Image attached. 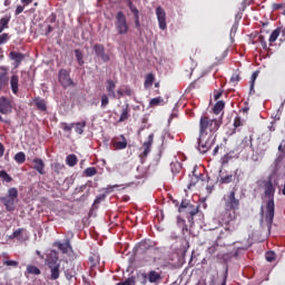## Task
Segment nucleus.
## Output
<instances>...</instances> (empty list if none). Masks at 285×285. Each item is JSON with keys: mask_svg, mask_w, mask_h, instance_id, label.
I'll return each instance as SVG.
<instances>
[{"mask_svg": "<svg viewBox=\"0 0 285 285\" xmlns=\"http://www.w3.org/2000/svg\"><path fill=\"white\" fill-rule=\"evenodd\" d=\"M277 165L273 168L266 178H261L256 181V186L263 191V198L266 202L265 222L271 228L273 226V219H275V193L277 186H279V173Z\"/></svg>", "mask_w": 285, "mask_h": 285, "instance_id": "f257e3e1", "label": "nucleus"}, {"mask_svg": "<svg viewBox=\"0 0 285 285\" xmlns=\"http://www.w3.org/2000/svg\"><path fill=\"white\" fill-rule=\"evenodd\" d=\"M219 120L213 119L208 116H202L199 119V137L198 150L203 155L208 153L215 146V137L212 135L206 139L208 132H216L219 130ZM206 139V140H205Z\"/></svg>", "mask_w": 285, "mask_h": 285, "instance_id": "f03ea898", "label": "nucleus"}, {"mask_svg": "<svg viewBox=\"0 0 285 285\" xmlns=\"http://www.w3.org/2000/svg\"><path fill=\"white\" fill-rule=\"evenodd\" d=\"M237 193L236 188H233L227 195L223 197L225 212L222 215V222L224 224H230L237 219V210L239 209V198L235 197Z\"/></svg>", "mask_w": 285, "mask_h": 285, "instance_id": "7ed1b4c3", "label": "nucleus"}, {"mask_svg": "<svg viewBox=\"0 0 285 285\" xmlns=\"http://www.w3.org/2000/svg\"><path fill=\"white\" fill-rule=\"evenodd\" d=\"M137 250L140 255L153 254L151 256H144L142 259L145 262H157V258L161 255V249L157 247V243L150 239L141 240L137 246Z\"/></svg>", "mask_w": 285, "mask_h": 285, "instance_id": "20e7f679", "label": "nucleus"}, {"mask_svg": "<svg viewBox=\"0 0 285 285\" xmlns=\"http://www.w3.org/2000/svg\"><path fill=\"white\" fill-rule=\"evenodd\" d=\"M46 264L51 273L50 279H52V281L59 279V277L61 275V271L59 268H61V265H59V256L57 255V252H53V250L50 252V254L48 255V258L46 261Z\"/></svg>", "mask_w": 285, "mask_h": 285, "instance_id": "39448f33", "label": "nucleus"}, {"mask_svg": "<svg viewBox=\"0 0 285 285\" xmlns=\"http://www.w3.org/2000/svg\"><path fill=\"white\" fill-rule=\"evenodd\" d=\"M0 202L8 213H12V210H14V204L19 202V190L17 187L9 188L8 195L0 197Z\"/></svg>", "mask_w": 285, "mask_h": 285, "instance_id": "423d86ee", "label": "nucleus"}, {"mask_svg": "<svg viewBox=\"0 0 285 285\" xmlns=\"http://www.w3.org/2000/svg\"><path fill=\"white\" fill-rule=\"evenodd\" d=\"M179 213H184L185 215H187V219L188 222H194V217L195 215H197V213H199V205H193L188 200H183L180 203L179 206Z\"/></svg>", "mask_w": 285, "mask_h": 285, "instance_id": "0eeeda50", "label": "nucleus"}, {"mask_svg": "<svg viewBox=\"0 0 285 285\" xmlns=\"http://www.w3.org/2000/svg\"><path fill=\"white\" fill-rule=\"evenodd\" d=\"M115 26L118 35H128V30H129L128 20L124 11L117 12Z\"/></svg>", "mask_w": 285, "mask_h": 285, "instance_id": "6e6552de", "label": "nucleus"}, {"mask_svg": "<svg viewBox=\"0 0 285 285\" xmlns=\"http://www.w3.org/2000/svg\"><path fill=\"white\" fill-rule=\"evenodd\" d=\"M58 80H59L60 86H62V88H65V89L70 88V86L75 87V81L70 77V71H68L67 69L59 70Z\"/></svg>", "mask_w": 285, "mask_h": 285, "instance_id": "1a4fd4ad", "label": "nucleus"}, {"mask_svg": "<svg viewBox=\"0 0 285 285\" xmlns=\"http://www.w3.org/2000/svg\"><path fill=\"white\" fill-rule=\"evenodd\" d=\"M0 94L8 92L10 86V76L8 75V67H0Z\"/></svg>", "mask_w": 285, "mask_h": 285, "instance_id": "9d476101", "label": "nucleus"}, {"mask_svg": "<svg viewBox=\"0 0 285 285\" xmlns=\"http://www.w3.org/2000/svg\"><path fill=\"white\" fill-rule=\"evenodd\" d=\"M142 275V284H146V282H149V284H159L164 279V276H161V272L157 271H150L147 274H141Z\"/></svg>", "mask_w": 285, "mask_h": 285, "instance_id": "9b49d317", "label": "nucleus"}, {"mask_svg": "<svg viewBox=\"0 0 285 285\" xmlns=\"http://www.w3.org/2000/svg\"><path fill=\"white\" fill-rule=\"evenodd\" d=\"M226 227H223L219 230V235L217 237V242L218 244H224V246H226L227 243L224 242H230V238L233 237V229H230V227H228L229 223H225Z\"/></svg>", "mask_w": 285, "mask_h": 285, "instance_id": "f8f14e48", "label": "nucleus"}, {"mask_svg": "<svg viewBox=\"0 0 285 285\" xmlns=\"http://www.w3.org/2000/svg\"><path fill=\"white\" fill-rule=\"evenodd\" d=\"M12 112V100L8 97H0V114L10 115Z\"/></svg>", "mask_w": 285, "mask_h": 285, "instance_id": "ddd939ff", "label": "nucleus"}, {"mask_svg": "<svg viewBox=\"0 0 285 285\" xmlns=\"http://www.w3.org/2000/svg\"><path fill=\"white\" fill-rule=\"evenodd\" d=\"M92 50L97 57L104 61V63H107V61H110V56L106 53V47L104 45L96 43L92 47Z\"/></svg>", "mask_w": 285, "mask_h": 285, "instance_id": "4468645a", "label": "nucleus"}, {"mask_svg": "<svg viewBox=\"0 0 285 285\" xmlns=\"http://www.w3.org/2000/svg\"><path fill=\"white\" fill-rule=\"evenodd\" d=\"M156 17L158 19V26L160 30H166L168 24L166 23V10L161 7L156 8Z\"/></svg>", "mask_w": 285, "mask_h": 285, "instance_id": "2eb2a0df", "label": "nucleus"}, {"mask_svg": "<svg viewBox=\"0 0 285 285\" xmlns=\"http://www.w3.org/2000/svg\"><path fill=\"white\" fill-rule=\"evenodd\" d=\"M155 141V134H150L147 138V140L142 144V154H140V157H148L150 155V151L153 150V142Z\"/></svg>", "mask_w": 285, "mask_h": 285, "instance_id": "dca6fc26", "label": "nucleus"}, {"mask_svg": "<svg viewBox=\"0 0 285 285\" xmlns=\"http://www.w3.org/2000/svg\"><path fill=\"white\" fill-rule=\"evenodd\" d=\"M9 239H18V242H26L28 239V234L24 228L16 229L10 236Z\"/></svg>", "mask_w": 285, "mask_h": 285, "instance_id": "f3484780", "label": "nucleus"}, {"mask_svg": "<svg viewBox=\"0 0 285 285\" xmlns=\"http://www.w3.org/2000/svg\"><path fill=\"white\" fill-rule=\"evenodd\" d=\"M33 165V170H37L39 175H46V163H43V159L41 158H33L32 160Z\"/></svg>", "mask_w": 285, "mask_h": 285, "instance_id": "a211bd4d", "label": "nucleus"}, {"mask_svg": "<svg viewBox=\"0 0 285 285\" xmlns=\"http://www.w3.org/2000/svg\"><path fill=\"white\" fill-rule=\"evenodd\" d=\"M9 57L12 61H14V68H19V66H21V61L26 59L23 53L17 51H11Z\"/></svg>", "mask_w": 285, "mask_h": 285, "instance_id": "6ab92c4d", "label": "nucleus"}, {"mask_svg": "<svg viewBox=\"0 0 285 285\" xmlns=\"http://www.w3.org/2000/svg\"><path fill=\"white\" fill-rule=\"evenodd\" d=\"M120 139L122 140L112 141V146L116 150H125V148H128V140L126 139V136L120 135Z\"/></svg>", "mask_w": 285, "mask_h": 285, "instance_id": "aec40b11", "label": "nucleus"}, {"mask_svg": "<svg viewBox=\"0 0 285 285\" xmlns=\"http://www.w3.org/2000/svg\"><path fill=\"white\" fill-rule=\"evenodd\" d=\"M12 19V14L7 13L2 18H0V35L3 30H8L10 28V20Z\"/></svg>", "mask_w": 285, "mask_h": 285, "instance_id": "412c9836", "label": "nucleus"}, {"mask_svg": "<svg viewBox=\"0 0 285 285\" xmlns=\"http://www.w3.org/2000/svg\"><path fill=\"white\" fill-rule=\"evenodd\" d=\"M106 83V90L108 92V96L112 99H117V94H115V88H117V85L111 79H108Z\"/></svg>", "mask_w": 285, "mask_h": 285, "instance_id": "4be33fe9", "label": "nucleus"}, {"mask_svg": "<svg viewBox=\"0 0 285 285\" xmlns=\"http://www.w3.org/2000/svg\"><path fill=\"white\" fill-rule=\"evenodd\" d=\"M239 148H242L243 150H246L248 148L250 150H255L253 149V136H245L242 142L239 144Z\"/></svg>", "mask_w": 285, "mask_h": 285, "instance_id": "5701e85b", "label": "nucleus"}, {"mask_svg": "<svg viewBox=\"0 0 285 285\" xmlns=\"http://www.w3.org/2000/svg\"><path fill=\"white\" fill-rule=\"evenodd\" d=\"M130 119V105H125L121 107L120 118L119 121H128Z\"/></svg>", "mask_w": 285, "mask_h": 285, "instance_id": "b1692460", "label": "nucleus"}, {"mask_svg": "<svg viewBox=\"0 0 285 285\" xmlns=\"http://www.w3.org/2000/svg\"><path fill=\"white\" fill-rule=\"evenodd\" d=\"M11 91L13 95H19V76L13 75L10 78Z\"/></svg>", "mask_w": 285, "mask_h": 285, "instance_id": "393cba45", "label": "nucleus"}, {"mask_svg": "<svg viewBox=\"0 0 285 285\" xmlns=\"http://www.w3.org/2000/svg\"><path fill=\"white\" fill-rule=\"evenodd\" d=\"M217 181L220 185L233 184V181H235V175H233V174H227L225 176L219 175L217 178Z\"/></svg>", "mask_w": 285, "mask_h": 285, "instance_id": "a878e982", "label": "nucleus"}, {"mask_svg": "<svg viewBox=\"0 0 285 285\" xmlns=\"http://www.w3.org/2000/svg\"><path fill=\"white\" fill-rule=\"evenodd\" d=\"M33 104H35L36 108H38L41 112H46V110H48L46 100L41 99L40 97L35 98Z\"/></svg>", "mask_w": 285, "mask_h": 285, "instance_id": "bb28decb", "label": "nucleus"}, {"mask_svg": "<svg viewBox=\"0 0 285 285\" xmlns=\"http://www.w3.org/2000/svg\"><path fill=\"white\" fill-rule=\"evenodd\" d=\"M24 275L26 277H28V275H41V269L35 265H27Z\"/></svg>", "mask_w": 285, "mask_h": 285, "instance_id": "cd10ccee", "label": "nucleus"}, {"mask_svg": "<svg viewBox=\"0 0 285 285\" xmlns=\"http://www.w3.org/2000/svg\"><path fill=\"white\" fill-rule=\"evenodd\" d=\"M279 35H282V28H276L269 36V46H273V43H275L277 41V39L279 38Z\"/></svg>", "mask_w": 285, "mask_h": 285, "instance_id": "c85d7f7f", "label": "nucleus"}, {"mask_svg": "<svg viewBox=\"0 0 285 285\" xmlns=\"http://www.w3.org/2000/svg\"><path fill=\"white\" fill-rule=\"evenodd\" d=\"M153 83H155V73H147L144 82L146 90H148V88H153Z\"/></svg>", "mask_w": 285, "mask_h": 285, "instance_id": "c756f323", "label": "nucleus"}, {"mask_svg": "<svg viewBox=\"0 0 285 285\" xmlns=\"http://www.w3.org/2000/svg\"><path fill=\"white\" fill-rule=\"evenodd\" d=\"M57 246H58L59 250H61L63 254L70 253V250H72L70 240H66L65 243H58Z\"/></svg>", "mask_w": 285, "mask_h": 285, "instance_id": "7c9ffc66", "label": "nucleus"}, {"mask_svg": "<svg viewBox=\"0 0 285 285\" xmlns=\"http://www.w3.org/2000/svg\"><path fill=\"white\" fill-rule=\"evenodd\" d=\"M78 161H79V159L77 158V155H75V154H70L66 158V164L70 168H75V165L78 164Z\"/></svg>", "mask_w": 285, "mask_h": 285, "instance_id": "2f4dec72", "label": "nucleus"}, {"mask_svg": "<svg viewBox=\"0 0 285 285\" xmlns=\"http://www.w3.org/2000/svg\"><path fill=\"white\" fill-rule=\"evenodd\" d=\"M65 277L70 282L72 277H77V271H75V267H69L65 269Z\"/></svg>", "mask_w": 285, "mask_h": 285, "instance_id": "473e14b6", "label": "nucleus"}, {"mask_svg": "<svg viewBox=\"0 0 285 285\" xmlns=\"http://www.w3.org/2000/svg\"><path fill=\"white\" fill-rule=\"evenodd\" d=\"M87 122L86 120L80 121V122H75V130L77 132V135H81L83 132V128H86Z\"/></svg>", "mask_w": 285, "mask_h": 285, "instance_id": "72a5a7b5", "label": "nucleus"}, {"mask_svg": "<svg viewBox=\"0 0 285 285\" xmlns=\"http://www.w3.org/2000/svg\"><path fill=\"white\" fill-rule=\"evenodd\" d=\"M225 106L226 104L223 100L217 101L214 106V115H219V112L224 110Z\"/></svg>", "mask_w": 285, "mask_h": 285, "instance_id": "f704fd0d", "label": "nucleus"}, {"mask_svg": "<svg viewBox=\"0 0 285 285\" xmlns=\"http://www.w3.org/2000/svg\"><path fill=\"white\" fill-rule=\"evenodd\" d=\"M257 77H259V71H254L250 78V92H255V81H257Z\"/></svg>", "mask_w": 285, "mask_h": 285, "instance_id": "c9c22d12", "label": "nucleus"}, {"mask_svg": "<svg viewBox=\"0 0 285 285\" xmlns=\"http://www.w3.org/2000/svg\"><path fill=\"white\" fill-rule=\"evenodd\" d=\"M257 77H259V71H254L250 78V92H255V81H257Z\"/></svg>", "mask_w": 285, "mask_h": 285, "instance_id": "e433bc0d", "label": "nucleus"}, {"mask_svg": "<svg viewBox=\"0 0 285 285\" xmlns=\"http://www.w3.org/2000/svg\"><path fill=\"white\" fill-rule=\"evenodd\" d=\"M75 55H76V59L79 66H83L85 61H83V52L81 51V49H76L75 50Z\"/></svg>", "mask_w": 285, "mask_h": 285, "instance_id": "4c0bfd02", "label": "nucleus"}, {"mask_svg": "<svg viewBox=\"0 0 285 285\" xmlns=\"http://www.w3.org/2000/svg\"><path fill=\"white\" fill-rule=\"evenodd\" d=\"M0 179L2 181H6L7 184H10V181H12V177L10 176V174L6 170H0Z\"/></svg>", "mask_w": 285, "mask_h": 285, "instance_id": "58836bf2", "label": "nucleus"}, {"mask_svg": "<svg viewBox=\"0 0 285 285\" xmlns=\"http://www.w3.org/2000/svg\"><path fill=\"white\" fill-rule=\"evenodd\" d=\"M14 161L17 164H26V154L23 151H20L14 155Z\"/></svg>", "mask_w": 285, "mask_h": 285, "instance_id": "ea45409f", "label": "nucleus"}, {"mask_svg": "<svg viewBox=\"0 0 285 285\" xmlns=\"http://www.w3.org/2000/svg\"><path fill=\"white\" fill-rule=\"evenodd\" d=\"M66 169V165L61 164V163H56L53 164V173H56V175H61V173Z\"/></svg>", "mask_w": 285, "mask_h": 285, "instance_id": "a19ab883", "label": "nucleus"}, {"mask_svg": "<svg viewBox=\"0 0 285 285\" xmlns=\"http://www.w3.org/2000/svg\"><path fill=\"white\" fill-rule=\"evenodd\" d=\"M60 128L63 130V132H72V128H75V122H71L70 125L67 122H61Z\"/></svg>", "mask_w": 285, "mask_h": 285, "instance_id": "79ce46f5", "label": "nucleus"}, {"mask_svg": "<svg viewBox=\"0 0 285 285\" xmlns=\"http://www.w3.org/2000/svg\"><path fill=\"white\" fill-rule=\"evenodd\" d=\"M85 177H95L97 175V168L96 167H88L83 171Z\"/></svg>", "mask_w": 285, "mask_h": 285, "instance_id": "37998d69", "label": "nucleus"}, {"mask_svg": "<svg viewBox=\"0 0 285 285\" xmlns=\"http://www.w3.org/2000/svg\"><path fill=\"white\" fill-rule=\"evenodd\" d=\"M258 43H261L263 50H265L266 52L271 50V48L268 47V43H266V38L264 36H258Z\"/></svg>", "mask_w": 285, "mask_h": 285, "instance_id": "c03bdc74", "label": "nucleus"}, {"mask_svg": "<svg viewBox=\"0 0 285 285\" xmlns=\"http://www.w3.org/2000/svg\"><path fill=\"white\" fill-rule=\"evenodd\" d=\"M160 104H164V98H161V97L153 98V99L149 101V105H150L151 107L159 106Z\"/></svg>", "mask_w": 285, "mask_h": 285, "instance_id": "a18cd8bd", "label": "nucleus"}, {"mask_svg": "<svg viewBox=\"0 0 285 285\" xmlns=\"http://www.w3.org/2000/svg\"><path fill=\"white\" fill-rule=\"evenodd\" d=\"M116 285H136L135 276L128 277L125 282H119Z\"/></svg>", "mask_w": 285, "mask_h": 285, "instance_id": "49530a36", "label": "nucleus"}, {"mask_svg": "<svg viewBox=\"0 0 285 285\" xmlns=\"http://www.w3.org/2000/svg\"><path fill=\"white\" fill-rule=\"evenodd\" d=\"M128 8H129L130 12H132L134 17L139 16V9H137V7H135V4H132V1L128 2Z\"/></svg>", "mask_w": 285, "mask_h": 285, "instance_id": "de8ad7c7", "label": "nucleus"}, {"mask_svg": "<svg viewBox=\"0 0 285 285\" xmlns=\"http://www.w3.org/2000/svg\"><path fill=\"white\" fill-rule=\"evenodd\" d=\"M244 126V120H242V117L236 116L234 119V128H242Z\"/></svg>", "mask_w": 285, "mask_h": 285, "instance_id": "09e8293b", "label": "nucleus"}, {"mask_svg": "<svg viewBox=\"0 0 285 285\" xmlns=\"http://www.w3.org/2000/svg\"><path fill=\"white\" fill-rule=\"evenodd\" d=\"M8 41H10V36L8 33L0 35V46L8 43Z\"/></svg>", "mask_w": 285, "mask_h": 285, "instance_id": "8fccbe9b", "label": "nucleus"}, {"mask_svg": "<svg viewBox=\"0 0 285 285\" xmlns=\"http://www.w3.org/2000/svg\"><path fill=\"white\" fill-rule=\"evenodd\" d=\"M110 104V100L108 99V95L104 94L101 96V108H106Z\"/></svg>", "mask_w": 285, "mask_h": 285, "instance_id": "3c124183", "label": "nucleus"}, {"mask_svg": "<svg viewBox=\"0 0 285 285\" xmlns=\"http://www.w3.org/2000/svg\"><path fill=\"white\" fill-rule=\"evenodd\" d=\"M105 199H106V194L97 196L96 199L94 200V206H98V204H101V202H104Z\"/></svg>", "mask_w": 285, "mask_h": 285, "instance_id": "603ef678", "label": "nucleus"}, {"mask_svg": "<svg viewBox=\"0 0 285 285\" xmlns=\"http://www.w3.org/2000/svg\"><path fill=\"white\" fill-rule=\"evenodd\" d=\"M265 259H266L267 262H275V252H267V253L265 254Z\"/></svg>", "mask_w": 285, "mask_h": 285, "instance_id": "864d4df0", "label": "nucleus"}, {"mask_svg": "<svg viewBox=\"0 0 285 285\" xmlns=\"http://www.w3.org/2000/svg\"><path fill=\"white\" fill-rule=\"evenodd\" d=\"M3 266H12L13 268H17V266H19V262H17V261H3Z\"/></svg>", "mask_w": 285, "mask_h": 285, "instance_id": "5fc2aeb1", "label": "nucleus"}, {"mask_svg": "<svg viewBox=\"0 0 285 285\" xmlns=\"http://www.w3.org/2000/svg\"><path fill=\"white\" fill-rule=\"evenodd\" d=\"M285 8V3H273L272 4V9L274 11H277V10H283Z\"/></svg>", "mask_w": 285, "mask_h": 285, "instance_id": "6e6d98bb", "label": "nucleus"}, {"mask_svg": "<svg viewBox=\"0 0 285 285\" xmlns=\"http://www.w3.org/2000/svg\"><path fill=\"white\" fill-rule=\"evenodd\" d=\"M239 75L237 73H234L232 77H230V82L232 83H237V81H239Z\"/></svg>", "mask_w": 285, "mask_h": 285, "instance_id": "4d7b16f0", "label": "nucleus"}, {"mask_svg": "<svg viewBox=\"0 0 285 285\" xmlns=\"http://www.w3.org/2000/svg\"><path fill=\"white\" fill-rule=\"evenodd\" d=\"M115 188H119V185L108 186L105 190L108 194V193H112V190H115Z\"/></svg>", "mask_w": 285, "mask_h": 285, "instance_id": "13d9d810", "label": "nucleus"}, {"mask_svg": "<svg viewBox=\"0 0 285 285\" xmlns=\"http://www.w3.org/2000/svg\"><path fill=\"white\" fill-rule=\"evenodd\" d=\"M134 19H135L136 28H141V22H139V14L138 16H134Z\"/></svg>", "mask_w": 285, "mask_h": 285, "instance_id": "bf43d9fd", "label": "nucleus"}, {"mask_svg": "<svg viewBox=\"0 0 285 285\" xmlns=\"http://www.w3.org/2000/svg\"><path fill=\"white\" fill-rule=\"evenodd\" d=\"M49 23H55L57 21V16L55 13H52L49 18H48Z\"/></svg>", "mask_w": 285, "mask_h": 285, "instance_id": "052dcab7", "label": "nucleus"}, {"mask_svg": "<svg viewBox=\"0 0 285 285\" xmlns=\"http://www.w3.org/2000/svg\"><path fill=\"white\" fill-rule=\"evenodd\" d=\"M23 10H24L23 6H18L16 9V16L21 14V12H23Z\"/></svg>", "mask_w": 285, "mask_h": 285, "instance_id": "680f3d73", "label": "nucleus"}, {"mask_svg": "<svg viewBox=\"0 0 285 285\" xmlns=\"http://www.w3.org/2000/svg\"><path fill=\"white\" fill-rule=\"evenodd\" d=\"M266 27H268V22H263V23H262L261 32H266V33H268V30H266Z\"/></svg>", "mask_w": 285, "mask_h": 285, "instance_id": "e2e57ef3", "label": "nucleus"}, {"mask_svg": "<svg viewBox=\"0 0 285 285\" xmlns=\"http://www.w3.org/2000/svg\"><path fill=\"white\" fill-rule=\"evenodd\" d=\"M222 95H224V91H217V92L214 95L215 101H217V99H220V98H222Z\"/></svg>", "mask_w": 285, "mask_h": 285, "instance_id": "0e129e2a", "label": "nucleus"}, {"mask_svg": "<svg viewBox=\"0 0 285 285\" xmlns=\"http://www.w3.org/2000/svg\"><path fill=\"white\" fill-rule=\"evenodd\" d=\"M4 153H6V147H3V144L0 142V157H2Z\"/></svg>", "mask_w": 285, "mask_h": 285, "instance_id": "69168bd1", "label": "nucleus"}, {"mask_svg": "<svg viewBox=\"0 0 285 285\" xmlns=\"http://www.w3.org/2000/svg\"><path fill=\"white\" fill-rule=\"evenodd\" d=\"M278 150L281 153H285V142L284 141L278 146Z\"/></svg>", "mask_w": 285, "mask_h": 285, "instance_id": "338daca9", "label": "nucleus"}, {"mask_svg": "<svg viewBox=\"0 0 285 285\" xmlns=\"http://www.w3.org/2000/svg\"><path fill=\"white\" fill-rule=\"evenodd\" d=\"M52 30H55V28H52V26L49 24L47 27L46 36L48 37V35H50V32H52Z\"/></svg>", "mask_w": 285, "mask_h": 285, "instance_id": "774afa93", "label": "nucleus"}]
</instances>
